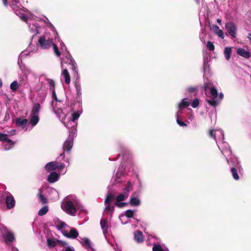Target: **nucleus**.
Masks as SVG:
<instances>
[{"instance_id": "f257e3e1", "label": "nucleus", "mask_w": 251, "mask_h": 251, "mask_svg": "<svg viewBox=\"0 0 251 251\" xmlns=\"http://www.w3.org/2000/svg\"><path fill=\"white\" fill-rule=\"evenodd\" d=\"M203 89L204 94L207 97L206 101L212 106H216L223 100L224 95L222 93H218V90L212 81L204 79Z\"/></svg>"}, {"instance_id": "f03ea898", "label": "nucleus", "mask_w": 251, "mask_h": 251, "mask_svg": "<svg viewBox=\"0 0 251 251\" xmlns=\"http://www.w3.org/2000/svg\"><path fill=\"white\" fill-rule=\"evenodd\" d=\"M61 208L67 214L75 216L77 211H83V206L74 195L66 197L61 202Z\"/></svg>"}, {"instance_id": "7ed1b4c3", "label": "nucleus", "mask_w": 251, "mask_h": 251, "mask_svg": "<svg viewBox=\"0 0 251 251\" xmlns=\"http://www.w3.org/2000/svg\"><path fill=\"white\" fill-rule=\"evenodd\" d=\"M132 184L129 181H128L126 187L124 189L123 192L120 194L116 197V201L115 202L116 206L118 207L122 208L127 204V203L122 201L127 199L129 192L132 190Z\"/></svg>"}, {"instance_id": "20e7f679", "label": "nucleus", "mask_w": 251, "mask_h": 251, "mask_svg": "<svg viewBox=\"0 0 251 251\" xmlns=\"http://www.w3.org/2000/svg\"><path fill=\"white\" fill-rule=\"evenodd\" d=\"M76 135V129H69V137L64 142L63 146V150L64 152H70L73 146L74 138Z\"/></svg>"}, {"instance_id": "39448f33", "label": "nucleus", "mask_w": 251, "mask_h": 251, "mask_svg": "<svg viewBox=\"0 0 251 251\" xmlns=\"http://www.w3.org/2000/svg\"><path fill=\"white\" fill-rule=\"evenodd\" d=\"M40 108L41 106L39 103H35L33 106L30 120V124L32 126H35L39 122V114Z\"/></svg>"}, {"instance_id": "423d86ee", "label": "nucleus", "mask_w": 251, "mask_h": 251, "mask_svg": "<svg viewBox=\"0 0 251 251\" xmlns=\"http://www.w3.org/2000/svg\"><path fill=\"white\" fill-rule=\"evenodd\" d=\"M217 145L219 149L221 150L222 153L225 155L227 163L229 164V161L226 156H229L231 154V151L228 144L224 142V140L217 142Z\"/></svg>"}, {"instance_id": "0eeeda50", "label": "nucleus", "mask_w": 251, "mask_h": 251, "mask_svg": "<svg viewBox=\"0 0 251 251\" xmlns=\"http://www.w3.org/2000/svg\"><path fill=\"white\" fill-rule=\"evenodd\" d=\"M0 141L2 142L3 150L7 151L10 149L14 145V143L8 137V134L0 132Z\"/></svg>"}, {"instance_id": "6e6552de", "label": "nucleus", "mask_w": 251, "mask_h": 251, "mask_svg": "<svg viewBox=\"0 0 251 251\" xmlns=\"http://www.w3.org/2000/svg\"><path fill=\"white\" fill-rule=\"evenodd\" d=\"M38 43L42 49H48L53 45L52 39H47L44 35L41 36L38 39Z\"/></svg>"}, {"instance_id": "1a4fd4ad", "label": "nucleus", "mask_w": 251, "mask_h": 251, "mask_svg": "<svg viewBox=\"0 0 251 251\" xmlns=\"http://www.w3.org/2000/svg\"><path fill=\"white\" fill-rule=\"evenodd\" d=\"M80 115V113L79 111L74 112L71 115V117L69 119H67V124L69 125L70 129L75 128L76 123L75 121L78 119Z\"/></svg>"}, {"instance_id": "9d476101", "label": "nucleus", "mask_w": 251, "mask_h": 251, "mask_svg": "<svg viewBox=\"0 0 251 251\" xmlns=\"http://www.w3.org/2000/svg\"><path fill=\"white\" fill-rule=\"evenodd\" d=\"M225 28L232 38H236L237 35V27L235 24L229 22L226 24Z\"/></svg>"}, {"instance_id": "9b49d317", "label": "nucleus", "mask_w": 251, "mask_h": 251, "mask_svg": "<svg viewBox=\"0 0 251 251\" xmlns=\"http://www.w3.org/2000/svg\"><path fill=\"white\" fill-rule=\"evenodd\" d=\"M210 135L215 139L217 143L224 140V133L221 129L210 130Z\"/></svg>"}, {"instance_id": "f8f14e48", "label": "nucleus", "mask_w": 251, "mask_h": 251, "mask_svg": "<svg viewBox=\"0 0 251 251\" xmlns=\"http://www.w3.org/2000/svg\"><path fill=\"white\" fill-rule=\"evenodd\" d=\"M53 109L54 113L56 114L59 119L63 123L67 128H69L70 126L69 125L67 124L66 121L67 115H64L62 112V109L60 108L57 109L54 108Z\"/></svg>"}, {"instance_id": "ddd939ff", "label": "nucleus", "mask_w": 251, "mask_h": 251, "mask_svg": "<svg viewBox=\"0 0 251 251\" xmlns=\"http://www.w3.org/2000/svg\"><path fill=\"white\" fill-rule=\"evenodd\" d=\"M5 195H7L5 198V203L8 209L13 208L15 205V201L13 196L8 192L4 193Z\"/></svg>"}, {"instance_id": "4468645a", "label": "nucleus", "mask_w": 251, "mask_h": 251, "mask_svg": "<svg viewBox=\"0 0 251 251\" xmlns=\"http://www.w3.org/2000/svg\"><path fill=\"white\" fill-rule=\"evenodd\" d=\"M62 233L66 237L71 239H75L78 236V232L75 228H71L69 232L65 230H63Z\"/></svg>"}, {"instance_id": "2eb2a0df", "label": "nucleus", "mask_w": 251, "mask_h": 251, "mask_svg": "<svg viewBox=\"0 0 251 251\" xmlns=\"http://www.w3.org/2000/svg\"><path fill=\"white\" fill-rule=\"evenodd\" d=\"M190 104V101L188 100L187 99H183L178 105L179 110L176 113V118H180V115L182 113V109L184 107H187Z\"/></svg>"}, {"instance_id": "dca6fc26", "label": "nucleus", "mask_w": 251, "mask_h": 251, "mask_svg": "<svg viewBox=\"0 0 251 251\" xmlns=\"http://www.w3.org/2000/svg\"><path fill=\"white\" fill-rule=\"evenodd\" d=\"M242 171V168L240 164L238 162L236 165H235V167H232L231 169V172L232 173V176L235 180H238L239 178V176L237 172L241 173Z\"/></svg>"}, {"instance_id": "f3484780", "label": "nucleus", "mask_w": 251, "mask_h": 251, "mask_svg": "<svg viewBox=\"0 0 251 251\" xmlns=\"http://www.w3.org/2000/svg\"><path fill=\"white\" fill-rule=\"evenodd\" d=\"M100 226L102 230L103 234L106 236L109 233V226L108 224V220L106 219H102L100 220Z\"/></svg>"}, {"instance_id": "a211bd4d", "label": "nucleus", "mask_w": 251, "mask_h": 251, "mask_svg": "<svg viewBox=\"0 0 251 251\" xmlns=\"http://www.w3.org/2000/svg\"><path fill=\"white\" fill-rule=\"evenodd\" d=\"M129 203L133 206H138L140 203L141 201L138 196H136L134 193L132 194L130 199Z\"/></svg>"}, {"instance_id": "6ab92c4d", "label": "nucleus", "mask_w": 251, "mask_h": 251, "mask_svg": "<svg viewBox=\"0 0 251 251\" xmlns=\"http://www.w3.org/2000/svg\"><path fill=\"white\" fill-rule=\"evenodd\" d=\"M3 238L6 244L12 242L15 239L13 233L9 231L3 235Z\"/></svg>"}, {"instance_id": "aec40b11", "label": "nucleus", "mask_w": 251, "mask_h": 251, "mask_svg": "<svg viewBox=\"0 0 251 251\" xmlns=\"http://www.w3.org/2000/svg\"><path fill=\"white\" fill-rule=\"evenodd\" d=\"M59 178V175L56 172H53L48 176L47 180L50 183H54L57 181Z\"/></svg>"}, {"instance_id": "412c9836", "label": "nucleus", "mask_w": 251, "mask_h": 251, "mask_svg": "<svg viewBox=\"0 0 251 251\" xmlns=\"http://www.w3.org/2000/svg\"><path fill=\"white\" fill-rule=\"evenodd\" d=\"M57 161L50 162L45 166V169L48 172H50L57 170Z\"/></svg>"}, {"instance_id": "4be33fe9", "label": "nucleus", "mask_w": 251, "mask_h": 251, "mask_svg": "<svg viewBox=\"0 0 251 251\" xmlns=\"http://www.w3.org/2000/svg\"><path fill=\"white\" fill-rule=\"evenodd\" d=\"M62 77L64 79L65 83L69 85L70 83L71 78L70 74L67 69H64L62 72Z\"/></svg>"}, {"instance_id": "5701e85b", "label": "nucleus", "mask_w": 251, "mask_h": 251, "mask_svg": "<svg viewBox=\"0 0 251 251\" xmlns=\"http://www.w3.org/2000/svg\"><path fill=\"white\" fill-rule=\"evenodd\" d=\"M237 52L239 55L246 58H249L251 56L250 52L242 48L238 49Z\"/></svg>"}, {"instance_id": "b1692460", "label": "nucleus", "mask_w": 251, "mask_h": 251, "mask_svg": "<svg viewBox=\"0 0 251 251\" xmlns=\"http://www.w3.org/2000/svg\"><path fill=\"white\" fill-rule=\"evenodd\" d=\"M134 240L138 243H141L144 240V236L140 231H137L134 232Z\"/></svg>"}, {"instance_id": "393cba45", "label": "nucleus", "mask_w": 251, "mask_h": 251, "mask_svg": "<svg viewBox=\"0 0 251 251\" xmlns=\"http://www.w3.org/2000/svg\"><path fill=\"white\" fill-rule=\"evenodd\" d=\"M80 239V241L79 242L83 247L88 249L91 248V242L89 239L87 238H82Z\"/></svg>"}, {"instance_id": "a878e982", "label": "nucleus", "mask_w": 251, "mask_h": 251, "mask_svg": "<svg viewBox=\"0 0 251 251\" xmlns=\"http://www.w3.org/2000/svg\"><path fill=\"white\" fill-rule=\"evenodd\" d=\"M15 122L17 125L22 126L24 127L26 125L27 123V120L25 119L19 118L16 119Z\"/></svg>"}, {"instance_id": "bb28decb", "label": "nucleus", "mask_w": 251, "mask_h": 251, "mask_svg": "<svg viewBox=\"0 0 251 251\" xmlns=\"http://www.w3.org/2000/svg\"><path fill=\"white\" fill-rule=\"evenodd\" d=\"M215 33L221 39L224 38V32L217 25L214 26Z\"/></svg>"}, {"instance_id": "cd10ccee", "label": "nucleus", "mask_w": 251, "mask_h": 251, "mask_svg": "<svg viewBox=\"0 0 251 251\" xmlns=\"http://www.w3.org/2000/svg\"><path fill=\"white\" fill-rule=\"evenodd\" d=\"M231 48L230 47H226L224 50V54L225 57L227 60H228L230 57V55L231 54Z\"/></svg>"}, {"instance_id": "c85d7f7f", "label": "nucleus", "mask_w": 251, "mask_h": 251, "mask_svg": "<svg viewBox=\"0 0 251 251\" xmlns=\"http://www.w3.org/2000/svg\"><path fill=\"white\" fill-rule=\"evenodd\" d=\"M49 211V207L47 205L42 207L38 211V215L39 216H43L45 215Z\"/></svg>"}, {"instance_id": "c756f323", "label": "nucleus", "mask_w": 251, "mask_h": 251, "mask_svg": "<svg viewBox=\"0 0 251 251\" xmlns=\"http://www.w3.org/2000/svg\"><path fill=\"white\" fill-rule=\"evenodd\" d=\"M153 251H169L168 249H163L160 245L155 244L152 247Z\"/></svg>"}, {"instance_id": "7c9ffc66", "label": "nucleus", "mask_w": 251, "mask_h": 251, "mask_svg": "<svg viewBox=\"0 0 251 251\" xmlns=\"http://www.w3.org/2000/svg\"><path fill=\"white\" fill-rule=\"evenodd\" d=\"M114 199V196L113 195L111 194H109L107 195L105 201L104 203L105 204H110V202L112 201V200Z\"/></svg>"}, {"instance_id": "2f4dec72", "label": "nucleus", "mask_w": 251, "mask_h": 251, "mask_svg": "<svg viewBox=\"0 0 251 251\" xmlns=\"http://www.w3.org/2000/svg\"><path fill=\"white\" fill-rule=\"evenodd\" d=\"M10 89L13 91H16L19 88V85L17 81H14L10 85Z\"/></svg>"}, {"instance_id": "473e14b6", "label": "nucleus", "mask_w": 251, "mask_h": 251, "mask_svg": "<svg viewBox=\"0 0 251 251\" xmlns=\"http://www.w3.org/2000/svg\"><path fill=\"white\" fill-rule=\"evenodd\" d=\"M38 197L39 199L40 200V201L43 203H46L47 202V199L46 197H45L43 195L41 194V190H40L39 193L38 194Z\"/></svg>"}, {"instance_id": "72a5a7b5", "label": "nucleus", "mask_w": 251, "mask_h": 251, "mask_svg": "<svg viewBox=\"0 0 251 251\" xmlns=\"http://www.w3.org/2000/svg\"><path fill=\"white\" fill-rule=\"evenodd\" d=\"M105 211L106 212H108L111 214L113 212L114 210V207L113 206H110V204H105Z\"/></svg>"}, {"instance_id": "f704fd0d", "label": "nucleus", "mask_w": 251, "mask_h": 251, "mask_svg": "<svg viewBox=\"0 0 251 251\" xmlns=\"http://www.w3.org/2000/svg\"><path fill=\"white\" fill-rule=\"evenodd\" d=\"M53 50L56 55L58 57H59L61 55V52L59 51L57 45L53 43V45H52Z\"/></svg>"}, {"instance_id": "c9c22d12", "label": "nucleus", "mask_w": 251, "mask_h": 251, "mask_svg": "<svg viewBox=\"0 0 251 251\" xmlns=\"http://www.w3.org/2000/svg\"><path fill=\"white\" fill-rule=\"evenodd\" d=\"M75 87L77 92V95L78 96H79L81 95V89L80 84L78 81L75 82Z\"/></svg>"}, {"instance_id": "e433bc0d", "label": "nucleus", "mask_w": 251, "mask_h": 251, "mask_svg": "<svg viewBox=\"0 0 251 251\" xmlns=\"http://www.w3.org/2000/svg\"><path fill=\"white\" fill-rule=\"evenodd\" d=\"M203 69L204 72V77L206 76L207 74L209 72V66L208 64H203Z\"/></svg>"}, {"instance_id": "4c0bfd02", "label": "nucleus", "mask_w": 251, "mask_h": 251, "mask_svg": "<svg viewBox=\"0 0 251 251\" xmlns=\"http://www.w3.org/2000/svg\"><path fill=\"white\" fill-rule=\"evenodd\" d=\"M134 211L132 210H127L125 212V216L127 218H132L134 215Z\"/></svg>"}, {"instance_id": "58836bf2", "label": "nucleus", "mask_w": 251, "mask_h": 251, "mask_svg": "<svg viewBox=\"0 0 251 251\" xmlns=\"http://www.w3.org/2000/svg\"><path fill=\"white\" fill-rule=\"evenodd\" d=\"M47 243L48 246L50 248L54 247L56 245V242L54 240L51 239H48Z\"/></svg>"}, {"instance_id": "ea45409f", "label": "nucleus", "mask_w": 251, "mask_h": 251, "mask_svg": "<svg viewBox=\"0 0 251 251\" xmlns=\"http://www.w3.org/2000/svg\"><path fill=\"white\" fill-rule=\"evenodd\" d=\"M200 101L198 98L195 99L191 102V106L193 108H196L199 105Z\"/></svg>"}, {"instance_id": "a19ab883", "label": "nucleus", "mask_w": 251, "mask_h": 251, "mask_svg": "<svg viewBox=\"0 0 251 251\" xmlns=\"http://www.w3.org/2000/svg\"><path fill=\"white\" fill-rule=\"evenodd\" d=\"M206 46L207 48L210 51H213L215 49V46L211 41L207 42Z\"/></svg>"}, {"instance_id": "79ce46f5", "label": "nucleus", "mask_w": 251, "mask_h": 251, "mask_svg": "<svg viewBox=\"0 0 251 251\" xmlns=\"http://www.w3.org/2000/svg\"><path fill=\"white\" fill-rule=\"evenodd\" d=\"M66 226H67L66 224L64 222L59 221L58 224L56 225V227L59 230H60V229H62L63 228L66 227Z\"/></svg>"}, {"instance_id": "37998d69", "label": "nucleus", "mask_w": 251, "mask_h": 251, "mask_svg": "<svg viewBox=\"0 0 251 251\" xmlns=\"http://www.w3.org/2000/svg\"><path fill=\"white\" fill-rule=\"evenodd\" d=\"M57 170L58 171H60V173H62L61 170L64 168V167H65V164L63 163H59L58 162H57Z\"/></svg>"}, {"instance_id": "c03bdc74", "label": "nucleus", "mask_w": 251, "mask_h": 251, "mask_svg": "<svg viewBox=\"0 0 251 251\" xmlns=\"http://www.w3.org/2000/svg\"><path fill=\"white\" fill-rule=\"evenodd\" d=\"M17 2L16 0H12V3H11V7L13 9V10L15 11V12H16L17 10H18V6L16 5V3Z\"/></svg>"}, {"instance_id": "a18cd8bd", "label": "nucleus", "mask_w": 251, "mask_h": 251, "mask_svg": "<svg viewBox=\"0 0 251 251\" xmlns=\"http://www.w3.org/2000/svg\"><path fill=\"white\" fill-rule=\"evenodd\" d=\"M47 80L48 83L49 84L50 87L51 88L52 87L54 89V86H55V83H54V81L50 79H47Z\"/></svg>"}, {"instance_id": "49530a36", "label": "nucleus", "mask_w": 251, "mask_h": 251, "mask_svg": "<svg viewBox=\"0 0 251 251\" xmlns=\"http://www.w3.org/2000/svg\"><path fill=\"white\" fill-rule=\"evenodd\" d=\"M180 118H176L177 123L181 126H185L186 125L179 120Z\"/></svg>"}, {"instance_id": "de8ad7c7", "label": "nucleus", "mask_w": 251, "mask_h": 251, "mask_svg": "<svg viewBox=\"0 0 251 251\" xmlns=\"http://www.w3.org/2000/svg\"><path fill=\"white\" fill-rule=\"evenodd\" d=\"M72 64V69H73L74 72H75L77 76H78L77 67L76 66H75L74 64Z\"/></svg>"}, {"instance_id": "09e8293b", "label": "nucleus", "mask_w": 251, "mask_h": 251, "mask_svg": "<svg viewBox=\"0 0 251 251\" xmlns=\"http://www.w3.org/2000/svg\"><path fill=\"white\" fill-rule=\"evenodd\" d=\"M75 251L74 248L73 247L68 246L64 251Z\"/></svg>"}, {"instance_id": "8fccbe9b", "label": "nucleus", "mask_w": 251, "mask_h": 251, "mask_svg": "<svg viewBox=\"0 0 251 251\" xmlns=\"http://www.w3.org/2000/svg\"><path fill=\"white\" fill-rule=\"evenodd\" d=\"M187 90L189 92H195L196 91V88L190 87L187 88Z\"/></svg>"}, {"instance_id": "3c124183", "label": "nucleus", "mask_w": 251, "mask_h": 251, "mask_svg": "<svg viewBox=\"0 0 251 251\" xmlns=\"http://www.w3.org/2000/svg\"><path fill=\"white\" fill-rule=\"evenodd\" d=\"M9 135H13L16 134V130L12 129L8 131Z\"/></svg>"}, {"instance_id": "603ef678", "label": "nucleus", "mask_w": 251, "mask_h": 251, "mask_svg": "<svg viewBox=\"0 0 251 251\" xmlns=\"http://www.w3.org/2000/svg\"><path fill=\"white\" fill-rule=\"evenodd\" d=\"M52 97H53L54 99L55 100H57V97L56 96V94H55V91L53 90V93H52Z\"/></svg>"}, {"instance_id": "864d4df0", "label": "nucleus", "mask_w": 251, "mask_h": 251, "mask_svg": "<svg viewBox=\"0 0 251 251\" xmlns=\"http://www.w3.org/2000/svg\"><path fill=\"white\" fill-rule=\"evenodd\" d=\"M2 0V2H3V4L5 6H7V5H8V1H7V0Z\"/></svg>"}, {"instance_id": "5fc2aeb1", "label": "nucleus", "mask_w": 251, "mask_h": 251, "mask_svg": "<svg viewBox=\"0 0 251 251\" xmlns=\"http://www.w3.org/2000/svg\"><path fill=\"white\" fill-rule=\"evenodd\" d=\"M63 159L65 157L64 153H62L60 154V156L58 157V159H59L60 158H61Z\"/></svg>"}, {"instance_id": "6e6d98bb", "label": "nucleus", "mask_w": 251, "mask_h": 251, "mask_svg": "<svg viewBox=\"0 0 251 251\" xmlns=\"http://www.w3.org/2000/svg\"><path fill=\"white\" fill-rule=\"evenodd\" d=\"M247 37L249 39V40L250 42V43L251 44V33H249Z\"/></svg>"}, {"instance_id": "4d7b16f0", "label": "nucleus", "mask_w": 251, "mask_h": 251, "mask_svg": "<svg viewBox=\"0 0 251 251\" xmlns=\"http://www.w3.org/2000/svg\"><path fill=\"white\" fill-rule=\"evenodd\" d=\"M217 22L218 24H219L220 25H221L222 24V21L221 20L219 19H218L217 20Z\"/></svg>"}, {"instance_id": "13d9d810", "label": "nucleus", "mask_w": 251, "mask_h": 251, "mask_svg": "<svg viewBox=\"0 0 251 251\" xmlns=\"http://www.w3.org/2000/svg\"><path fill=\"white\" fill-rule=\"evenodd\" d=\"M121 175V173L119 174V171H117V173L116 175V177H120V175Z\"/></svg>"}, {"instance_id": "bf43d9fd", "label": "nucleus", "mask_w": 251, "mask_h": 251, "mask_svg": "<svg viewBox=\"0 0 251 251\" xmlns=\"http://www.w3.org/2000/svg\"><path fill=\"white\" fill-rule=\"evenodd\" d=\"M12 251H19V250L17 248H13Z\"/></svg>"}, {"instance_id": "052dcab7", "label": "nucleus", "mask_w": 251, "mask_h": 251, "mask_svg": "<svg viewBox=\"0 0 251 251\" xmlns=\"http://www.w3.org/2000/svg\"><path fill=\"white\" fill-rule=\"evenodd\" d=\"M189 119L191 121L193 119V115H191L189 117Z\"/></svg>"}, {"instance_id": "680f3d73", "label": "nucleus", "mask_w": 251, "mask_h": 251, "mask_svg": "<svg viewBox=\"0 0 251 251\" xmlns=\"http://www.w3.org/2000/svg\"><path fill=\"white\" fill-rule=\"evenodd\" d=\"M2 82L1 80L0 79V87H2Z\"/></svg>"}, {"instance_id": "e2e57ef3", "label": "nucleus", "mask_w": 251, "mask_h": 251, "mask_svg": "<svg viewBox=\"0 0 251 251\" xmlns=\"http://www.w3.org/2000/svg\"><path fill=\"white\" fill-rule=\"evenodd\" d=\"M197 3H200V0H195Z\"/></svg>"}, {"instance_id": "0e129e2a", "label": "nucleus", "mask_w": 251, "mask_h": 251, "mask_svg": "<svg viewBox=\"0 0 251 251\" xmlns=\"http://www.w3.org/2000/svg\"><path fill=\"white\" fill-rule=\"evenodd\" d=\"M124 218V215H122V216H120V218Z\"/></svg>"}, {"instance_id": "69168bd1", "label": "nucleus", "mask_w": 251, "mask_h": 251, "mask_svg": "<svg viewBox=\"0 0 251 251\" xmlns=\"http://www.w3.org/2000/svg\"><path fill=\"white\" fill-rule=\"evenodd\" d=\"M66 162H68V165H69V161H68V159H67V160Z\"/></svg>"}, {"instance_id": "338daca9", "label": "nucleus", "mask_w": 251, "mask_h": 251, "mask_svg": "<svg viewBox=\"0 0 251 251\" xmlns=\"http://www.w3.org/2000/svg\"><path fill=\"white\" fill-rule=\"evenodd\" d=\"M65 173H66V171H64V172H62V174H65Z\"/></svg>"}, {"instance_id": "774afa93", "label": "nucleus", "mask_w": 251, "mask_h": 251, "mask_svg": "<svg viewBox=\"0 0 251 251\" xmlns=\"http://www.w3.org/2000/svg\"><path fill=\"white\" fill-rule=\"evenodd\" d=\"M1 195V194H0V196Z\"/></svg>"}]
</instances>
